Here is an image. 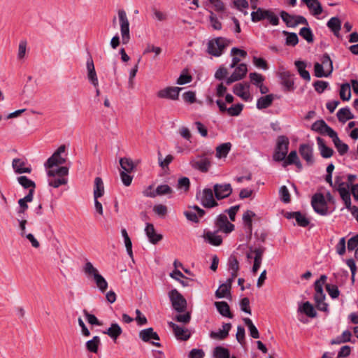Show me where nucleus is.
Instances as JSON below:
<instances>
[{
	"label": "nucleus",
	"mask_w": 358,
	"mask_h": 358,
	"mask_svg": "<svg viewBox=\"0 0 358 358\" xmlns=\"http://www.w3.org/2000/svg\"><path fill=\"white\" fill-rule=\"evenodd\" d=\"M66 146L60 145L58 149L48 159L44 166L47 169H53L55 166L63 164L66 162V159L62 157L61 155L65 152Z\"/></svg>",
	"instance_id": "obj_8"
},
{
	"label": "nucleus",
	"mask_w": 358,
	"mask_h": 358,
	"mask_svg": "<svg viewBox=\"0 0 358 358\" xmlns=\"http://www.w3.org/2000/svg\"><path fill=\"white\" fill-rule=\"evenodd\" d=\"M283 34L285 35H287L286 42H285L286 45L295 46L298 43L299 38L296 33H293V32L289 33L286 31H284Z\"/></svg>",
	"instance_id": "obj_55"
},
{
	"label": "nucleus",
	"mask_w": 358,
	"mask_h": 358,
	"mask_svg": "<svg viewBox=\"0 0 358 358\" xmlns=\"http://www.w3.org/2000/svg\"><path fill=\"white\" fill-rule=\"evenodd\" d=\"M300 76L306 81L310 80V76L306 70V64L303 61H296L294 63Z\"/></svg>",
	"instance_id": "obj_40"
},
{
	"label": "nucleus",
	"mask_w": 358,
	"mask_h": 358,
	"mask_svg": "<svg viewBox=\"0 0 358 358\" xmlns=\"http://www.w3.org/2000/svg\"><path fill=\"white\" fill-rule=\"evenodd\" d=\"M231 328V323H224L222 329H220L218 331H211L210 333V337L213 339L224 340L228 336Z\"/></svg>",
	"instance_id": "obj_28"
},
{
	"label": "nucleus",
	"mask_w": 358,
	"mask_h": 358,
	"mask_svg": "<svg viewBox=\"0 0 358 358\" xmlns=\"http://www.w3.org/2000/svg\"><path fill=\"white\" fill-rule=\"evenodd\" d=\"M86 67L87 71V79L89 82L94 87L99 86V80L95 71L93 59L91 56H89L86 62Z\"/></svg>",
	"instance_id": "obj_20"
},
{
	"label": "nucleus",
	"mask_w": 358,
	"mask_h": 358,
	"mask_svg": "<svg viewBox=\"0 0 358 358\" xmlns=\"http://www.w3.org/2000/svg\"><path fill=\"white\" fill-rule=\"evenodd\" d=\"M274 100V95L273 94H267L264 96H261L257 99V108L259 110H262L268 108L272 105Z\"/></svg>",
	"instance_id": "obj_33"
},
{
	"label": "nucleus",
	"mask_w": 358,
	"mask_h": 358,
	"mask_svg": "<svg viewBox=\"0 0 358 358\" xmlns=\"http://www.w3.org/2000/svg\"><path fill=\"white\" fill-rule=\"evenodd\" d=\"M139 338L143 341L146 343H150L152 345L160 347L161 344L159 342H154L152 340L159 341V336L157 332L154 331L153 328L149 327L145 329L140 331L139 332Z\"/></svg>",
	"instance_id": "obj_12"
},
{
	"label": "nucleus",
	"mask_w": 358,
	"mask_h": 358,
	"mask_svg": "<svg viewBox=\"0 0 358 358\" xmlns=\"http://www.w3.org/2000/svg\"><path fill=\"white\" fill-rule=\"evenodd\" d=\"M27 160L23 158H15L12 161V167L17 174L30 173L31 168L27 166Z\"/></svg>",
	"instance_id": "obj_18"
},
{
	"label": "nucleus",
	"mask_w": 358,
	"mask_h": 358,
	"mask_svg": "<svg viewBox=\"0 0 358 358\" xmlns=\"http://www.w3.org/2000/svg\"><path fill=\"white\" fill-rule=\"evenodd\" d=\"M311 129L322 135H327L329 137L335 132L323 120L315 121L312 124Z\"/></svg>",
	"instance_id": "obj_16"
},
{
	"label": "nucleus",
	"mask_w": 358,
	"mask_h": 358,
	"mask_svg": "<svg viewBox=\"0 0 358 358\" xmlns=\"http://www.w3.org/2000/svg\"><path fill=\"white\" fill-rule=\"evenodd\" d=\"M336 115L339 122L342 123H345L348 120H352L355 117L354 115L352 113L350 109L348 107L339 109Z\"/></svg>",
	"instance_id": "obj_35"
},
{
	"label": "nucleus",
	"mask_w": 358,
	"mask_h": 358,
	"mask_svg": "<svg viewBox=\"0 0 358 358\" xmlns=\"http://www.w3.org/2000/svg\"><path fill=\"white\" fill-rule=\"evenodd\" d=\"M34 196H32V191H29V193L23 198L18 200V204L20 208H22L24 209H28V202L32 201Z\"/></svg>",
	"instance_id": "obj_60"
},
{
	"label": "nucleus",
	"mask_w": 358,
	"mask_h": 358,
	"mask_svg": "<svg viewBox=\"0 0 358 358\" xmlns=\"http://www.w3.org/2000/svg\"><path fill=\"white\" fill-rule=\"evenodd\" d=\"M280 17L286 25L289 27H295L300 24L308 25L307 20L302 15H292L282 10L280 12Z\"/></svg>",
	"instance_id": "obj_10"
},
{
	"label": "nucleus",
	"mask_w": 358,
	"mask_h": 358,
	"mask_svg": "<svg viewBox=\"0 0 358 358\" xmlns=\"http://www.w3.org/2000/svg\"><path fill=\"white\" fill-rule=\"evenodd\" d=\"M314 73L315 76L317 78H323V77H329L331 76L330 74H328V72L324 71V69L323 67V64H321L319 62H316L314 64Z\"/></svg>",
	"instance_id": "obj_54"
},
{
	"label": "nucleus",
	"mask_w": 358,
	"mask_h": 358,
	"mask_svg": "<svg viewBox=\"0 0 358 358\" xmlns=\"http://www.w3.org/2000/svg\"><path fill=\"white\" fill-rule=\"evenodd\" d=\"M230 288L227 284H222L215 292V296L217 299H222L227 296L229 293Z\"/></svg>",
	"instance_id": "obj_59"
},
{
	"label": "nucleus",
	"mask_w": 358,
	"mask_h": 358,
	"mask_svg": "<svg viewBox=\"0 0 358 358\" xmlns=\"http://www.w3.org/2000/svg\"><path fill=\"white\" fill-rule=\"evenodd\" d=\"M330 138L332 139L336 148L341 155H343L348 152L349 149L348 145L340 140L336 131L332 134L331 136H330Z\"/></svg>",
	"instance_id": "obj_31"
},
{
	"label": "nucleus",
	"mask_w": 358,
	"mask_h": 358,
	"mask_svg": "<svg viewBox=\"0 0 358 358\" xmlns=\"http://www.w3.org/2000/svg\"><path fill=\"white\" fill-rule=\"evenodd\" d=\"M196 199L200 203L207 208H212L218 206L213 196V189L205 188L196 192Z\"/></svg>",
	"instance_id": "obj_5"
},
{
	"label": "nucleus",
	"mask_w": 358,
	"mask_h": 358,
	"mask_svg": "<svg viewBox=\"0 0 358 358\" xmlns=\"http://www.w3.org/2000/svg\"><path fill=\"white\" fill-rule=\"evenodd\" d=\"M339 95L343 101H348L351 97L350 85L344 83L341 85Z\"/></svg>",
	"instance_id": "obj_50"
},
{
	"label": "nucleus",
	"mask_w": 358,
	"mask_h": 358,
	"mask_svg": "<svg viewBox=\"0 0 358 358\" xmlns=\"http://www.w3.org/2000/svg\"><path fill=\"white\" fill-rule=\"evenodd\" d=\"M69 174V168L66 166H61L56 169H50L47 171V175L49 177H55L58 176L59 178L49 180L48 184L50 186L57 188L62 185L67 183V179L64 177Z\"/></svg>",
	"instance_id": "obj_3"
},
{
	"label": "nucleus",
	"mask_w": 358,
	"mask_h": 358,
	"mask_svg": "<svg viewBox=\"0 0 358 358\" xmlns=\"http://www.w3.org/2000/svg\"><path fill=\"white\" fill-rule=\"evenodd\" d=\"M341 199L345 203V208L349 210L353 206L351 204V198H350V193L349 192V189H341V193H339Z\"/></svg>",
	"instance_id": "obj_53"
},
{
	"label": "nucleus",
	"mask_w": 358,
	"mask_h": 358,
	"mask_svg": "<svg viewBox=\"0 0 358 358\" xmlns=\"http://www.w3.org/2000/svg\"><path fill=\"white\" fill-rule=\"evenodd\" d=\"M251 251L254 252L255 256H254V264L252 268V271L253 273H256L259 268H260L262 258L264 253L265 252V248L264 247H259L256 248H252V247H250Z\"/></svg>",
	"instance_id": "obj_23"
},
{
	"label": "nucleus",
	"mask_w": 358,
	"mask_h": 358,
	"mask_svg": "<svg viewBox=\"0 0 358 358\" xmlns=\"http://www.w3.org/2000/svg\"><path fill=\"white\" fill-rule=\"evenodd\" d=\"M314 299L316 304V308L321 311L327 312L328 311V304L324 302L325 295H323V297L319 299L317 296H314Z\"/></svg>",
	"instance_id": "obj_57"
},
{
	"label": "nucleus",
	"mask_w": 358,
	"mask_h": 358,
	"mask_svg": "<svg viewBox=\"0 0 358 358\" xmlns=\"http://www.w3.org/2000/svg\"><path fill=\"white\" fill-rule=\"evenodd\" d=\"M118 18L120 26L122 42L127 44L130 40L129 22L126 12L121 9L118 10Z\"/></svg>",
	"instance_id": "obj_6"
},
{
	"label": "nucleus",
	"mask_w": 358,
	"mask_h": 358,
	"mask_svg": "<svg viewBox=\"0 0 358 358\" xmlns=\"http://www.w3.org/2000/svg\"><path fill=\"white\" fill-rule=\"evenodd\" d=\"M218 231H206L203 234V238L209 244L213 246H219L222 243V238L221 236L217 235Z\"/></svg>",
	"instance_id": "obj_24"
},
{
	"label": "nucleus",
	"mask_w": 358,
	"mask_h": 358,
	"mask_svg": "<svg viewBox=\"0 0 358 358\" xmlns=\"http://www.w3.org/2000/svg\"><path fill=\"white\" fill-rule=\"evenodd\" d=\"M169 296L173 309L178 312H184L187 308V301L183 296L176 289L169 293Z\"/></svg>",
	"instance_id": "obj_7"
},
{
	"label": "nucleus",
	"mask_w": 358,
	"mask_h": 358,
	"mask_svg": "<svg viewBox=\"0 0 358 358\" xmlns=\"http://www.w3.org/2000/svg\"><path fill=\"white\" fill-rule=\"evenodd\" d=\"M255 10V11H252L251 13V20L253 22H257L263 20H266V17L268 14V10L257 7Z\"/></svg>",
	"instance_id": "obj_41"
},
{
	"label": "nucleus",
	"mask_w": 358,
	"mask_h": 358,
	"mask_svg": "<svg viewBox=\"0 0 358 358\" xmlns=\"http://www.w3.org/2000/svg\"><path fill=\"white\" fill-rule=\"evenodd\" d=\"M100 344H101L100 338L98 336H95L92 338V339L87 341L86 348L90 352L97 353L98 350H99V346Z\"/></svg>",
	"instance_id": "obj_43"
},
{
	"label": "nucleus",
	"mask_w": 358,
	"mask_h": 358,
	"mask_svg": "<svg viewBox=\"0 0 358 358\" xmlns=\"http://www.w3.org/2000/svg\"><path fill=\"white\" fill-rule=\"evenodd\" d=\"M215 196L217 200L223 199L230 196L232 193V187L229 183L215 184L213 186Z\"/></svg>",
	"instance_id": "obj_14"
},
{
	"label": "nucleus",
	"mask_w": 358,
	"mask_h": 358,
	"mask_svg": "<svg viewBox=\"0 0 358 358\" xmlns=\"http://www.w3.org/2000/svg\"><path fill=\"white\" fill-rule=\"evenodd\" d=\"M182 89V87H167L158 91L157 95L161 99L177 100Z\"/></svg>",
	"instance_id": "obj_13"
},
{
	"label": "nucleus",
	"mask_w": 358,
	"mask_h": 358,
	"mask_svg": "<svg viewBox=\"0 0 358 358\" xmlns=\"http://www.w3.org/2000/svg\"><path fill=\"white\" fill-rule=\"evenodd\" d=\"M311 205L314 210L321 215H326L328 213L327 204L324 196L321 193L315 194L311 200Z\"/></svg>",
	"instance_id": "obj_9"
},
{
	"label": "nucleus",
	"mask_w": 358,
	"mask_h": 358,
	"mask_svg": "<svg viewBox=\"0 0 358 358\" xmlns=\"http://www.w3.org/2000/svg\"><path fill=\"white\" fill-rule=\"evenodd\" d=\"M299 35L308 43H312L313 41V34L309 27L301 28L299 31Z\"/></svg>",
	"instance_id": "obj_56"
},
{
	"label": "nucleus",
	"mask_w": 358,
	"mask_h": 358,
	"mask_svg": "<svg viewBox=\"0 0 358 358\" xmlns=\"http://www.w3.org/2000/svg\"><path fill=\"white\" fill-rule=\"evenodd\" d=\"M243 105L242 103H237L228 108L227 113L231 116H238L243 110Z\"/></svg>",
	"instance_id": "obj_63"
},
{
	"label": "nucleus",
	"mask_w": 358,
	"mask_h": 358,
	"mask_svg": "<svg viewBox=\"0 0 358 358\" xmlns=\"http://www.w3.org/2000/svg\"><path fill=\"white\" fill-rule=\"evenodd\" d=\"M279 76L282 80V85L285 87V90L291 91L294 90V81L292 79V75L289 71L282 70L279 73Z\"/></svg>",
	"instance_id": "obj_27"
},
{
	"label": "nucleus",
	"mask_w": 358,
	"mask_h": 358,
	"mask_svg": "<svg viewBox=\"0 0 358 358\" xmlns=\"http://www.w3.org/2000/svg\"><path fill=\"white\" fill-rule=\"evenodd\" d=\"M192 208V210L185 211V216L188 220L197 223L199 219L204 216L206 212L197 206H194Z\"/></svg>",
	"instance_id": "obj_22"
},
{
	"label": "nucleus",
	"mask_w": 358,
	"mask_h": 358,
	"mask_svg": "<svg viewBox=\"0 0 358 358\" xmlns=\"http://www.w3.org/2000/svg\"><path fill=\"white\" fill-rule=\"evenodd\" d=\"M230 41L223 37H217L208 42L207 52L215 57L220 56L229 46Z\"/></svg>",
	"instance_id": "obj_2"
},
{
	"label": "nucleus",
	"mask_w": 358,
	"mask_h": 358,
	"mask_svg": "<svg viewBox=\"0 0 358 358\" xmlns=\"http://www.w3.org/2000/svg\"><path fill=\"white\" fill-rule=\"evenodd\" d=\"M317 143L320 155L323 158H330L334 154V150L325 145V142L321 137H317Z\"/></svg>",
	"instance_id": "obj_30"
},
{
	"label": "nucleus",
	"mask_w": 358,
	"mask_h": 358,
	"mask_svg": "<svg viewBox=\"0 0 358 358\" xmlns=\"http://www.w3.org/2000/svg\"><path fill=\"white\" fill-rule=\"evenodd\" d=\"M191 166L201 172L206 173L209 170L211 166V162L208 158L203 157H198L190 160Z\"/></svg>",
	"instance_id": "obj_15"
},
{
	"label": "nucleus",
	"mask_w": 358,
	"mask_h": 358,
	"mask_svg": "<svg viewBox=\"0 0 358 358\" xmlns=\"http://www.w3.org/2000/svg\"><path fill=\"white\" fill-rule=\"evenodd\" d=\"M249 88L250 85L247 83H238L234 86L233 92L236 95L248 101L250 99Z\"/></svg>",
	"instance_id": "obj_21"
},
{
	"label": "nucleus",
	"mask_w": 358,
	"mask_h": 358,
	"mask_svg": "<svg viewBox=\"0 0 358 358\" xmlns=\"http://www.w3.org/2000/svg\"><path fill=\"white\" fill-rule=\"evenodd\" d=\"M289 144V139L287 136L281 135L278 137L276 147L273 156V160L275 162H282L285 159L288 152Z\"/></svg>",
	"instance_id": "obj_4"
},
{
	"label": "nucleus",
	"mask_w": 358,
	"mask_h": 358,
	"mask_svg": "<svg viewBox=\"0 0 358 358\" xmlns=\"http://www.w3.org/2000/svg\"><path fill=\"white\" fill-rule=\"evenodd\" d=\"M299 311L303 313L309 317H315L317 316V312L315 311L313 306L309 302H304L302 306L299 307Z\"/></svg>",
	"instance_id": "obj_37"
},
{
	"label": "nucleus",
	"mask_w": 358,
	"mask_h": 358,
	"mask_svg": "<svg viewBox=\"0 0 358 358\" xmlns=\"http://www.w3.org/2000/svg\"><path fill=\"white\" fill-rule=\"evenodd\" d=\"M83 271L88 277H93L94 281L101 292L104 293L106 291L108 286L107 281L90 262H87L85 264Z\"/></svg>",
	"instance_id": "obj_1"
},
{
	"label": "nucleus",
	"mask_w": 358,
	"mask_h": 358,
	"mask_svg": "<svg viewBox=\"0 0 358 358\" xmlns=\"http://www.w3.org/2000/svg\"><path fill=\"white\" fill-rule=\"evenodd\" d=\"M299 152L301 157L306 162L308 165H313L315 162L313 157V148L310 144H301Z\"/></svg>",
	"instance_id": "obj_17"
},
{
	"label": "nucleus",
	"mask_w": 358,
	"mask_h": 358,
	"mask_svg": "<svg viewBox=\"0 0 358 358\" xmlns=\"http://www.w3.org/2000/svg\"><path fill=\"white\" fill-rule=\"evenodd\" d=\"M215 306L220 313L224 317L232 318L233 315L230 311V308L226 301H217L215 303Z\"/></svg>",
	"instance_id": "obj_34"
},
{
	"label": "nucleus",
	"mask_w": 358,
	"mask_h": 358,
	"mask_svg": "<svg viewBox=\"0 0 358 358\" xmlns=\"http://www.w3.org/2000/svg\"><path fill=\"white\" fill-rule=\"evenodd\" d=\"M255 215V213L250 210H246L243 215V221L245 224L247 231L250 234H251L252 230V218Z\"/></svg>",
	"instance_id": "obj_42"
},
{
	"label": "nucleus",
	"mask_w": 358,
	"mask_h": 358,
	"mask_svg": "<svg viewBox=\"0 0 358 358\" xmlns=\"http://www.w3.org/2000/svg\"><path fill=\"white\" fill-rule=\"evenodd\" d=\"M301 1L307 6L313 15L317 16L322 14L323 9L318 0H301Z\"/></svg>",
	"instance_id": "obj_26"
},
{
	"label": "nucleus",
	"mask_w": 358,
	"mask_h": 358,
	"mask_svg": "<svg viewBox=\"0 0 358 358\" xmlns=\"http://www.w3.org/2000/svg\"><path fill=\"white\" fill-rule=\"evenodd\" d=\"M352 334L349 330H345L343 334L331 341V345H339L341 343L350 342L351 341Z\"/></svg>",
	"instance_id": "obj_44"
},
{
	"label": "nucleus",
	"mask_w": 358,
	"mask_h": 358,
	"mask_svg": "<svg viewBox=\"0 0 358 358\" xmlns=\"http://www.w3.org/2000/svg\"><path fill=\"white\" fill-rule=\"evenodd\" d=\"M213 355L215 358H230L229 350L222 346L216 347L214 349Z\"/></svg>",
	"instance_id": "obj_52"
},
{
	"label": "nucleus",
	"mask_w": 358,
	"mask_h": 358,
	"mask_svg": "<svg viewBox=\"0 0 358 358\" xmlns=\"http://www.w3.org/2000/svg\"><path fill=\"white\" fill-rule=\"evenodd\" d=\"M327 278V277L325 275H322L320 279L315 282V296H317L319 299H321V297H323V295H325L323 292L322 285L325 282Z\"/></svg>",
	"instance_id": "obj_46"
},
{
	"label": "nucleus",
	"mask_w": 358,
	"mask_h": 358,
	"mask_svg": "<svg viewBox=\"0 0 358 358\" xmlns=\"http://www.w3.org/2000/svg\"><path fill=\"white\" fill-rule=\"evenodd\" d=\"M217 231L229 234L234 231V225L229 222L227 217L224 214L219 215L215 221Z\"/></svg>",
	"instance_id": "obj_11"
},
{
	"label": "nucleus",
	"mask_w": 358,
	"mask_h": 358,
	"mask_svg": "<svg viewBox=\"0 0 358 358\" xmlns=\"http://www.w3.org/2000/svg\"><path fill=\"white\" fill-rule=\"evenodd\" d=\"M231 148L230 143H224L216 148V157L217 158L226 157L229 154Z\"/></svg>",
	"instance_id": "obj_45"
},
{
	"label": "nucleus",
	"mask_w": 358,
	"mask_h": 358,
	"mask_svg": "<svg viewBox=\"0 0 358 358\" xmlns=\"http://www.w3.org/2000/svg\"><path fill=\"white\" fill-rule=\"evenodd\" d=\"M297 152L296 150H292L289 152L286 159L283 162V166L285 167L287 165H292L299 159Z\"/></svg>",
	"instance_id": "obj_61"
},
{
	"label": "nucleus",
	"mask_w": 358,
	"mask_h": 358,
	"mask_svg": "<svg viewBox=\"0 0 358 358\" xmlns=\"http://www.w3.org/2000/svg\"><path fill=\"white\" fill-rule=\"evenodd\" d=\"M17 180L19 184L24 189H29V191H32V196H34L36 184L33 180L24 176H19Z\"/></svg>",
	"instance_id": "obj_38"
},
{
	"label": "nucleus",
	"mask_w": 358,
	"mask_h": 358,
	"mask_svg": "<svg viewBox=\"0 0 358 358\" xmlns=\"http://www.w3.org/2000/svg\"><path fill=\"white\" fill-rule=\"evenodd\" d=\"M120 164L122 169V171H126L127 173H131L134 169V164L133 161L127 157H122L120 159Z\"/></svg>",
	"instance_id": "obj_48"
},
{
	"label": "nucleus",
	"mask_w": 358,
	"mask_h": 358,
	"mask_svg": "<svg viewBox=\"0 0 358 358\" xmlns=\"http://www.w3.org/2000/svg\"><path fill=\"white\" fill-rule=\"evenodd\" d=\"M168 325L172 329L177 339L187 341L189 338L191 334L187 329L180 327L173 322H169Z\"/></svg>",
	"instance_id": "obj_19"
},
{
	"label": "nucleus",
	"mask_w": 358,
	"mask_h": 358,
	"mask_svg": "<svg viewBox=\"0 0 358 358\" xmlns=\"http://www.w3.org/2000/svg\"><path fill=\"white\" fill-rule=\"evenodd\" d=\"M145 232L149 241L152 244H157L162 239V235L156 233L152 224L147 223Z\"/></svg>",
	"instance_id": "obj_25"
},
{
	"label": "nucleus",
	"mask_w": 358,
	"mask_h": 358,
	"mask_svg": "<svg viewBox=\"0 0 358 358\" xmlns=\"http://www.w3.org/2000/svg\"><path fill=\"white\" fill-rule=\"evenodd\" d=\"M104 334H107L114 341L122 334V329L117 323H112L108 329L103 331Z\"/></svg>",
	"instance_id": "obj_32"
},
{
	"label": "nucleus",
	"mask_w": 358,
	"mask_h": 358,
	"mask_svg": "<svg viewBox=\"0 0 358 358\" xmlns=\"http://www.w3.org/2000/svg\"><path fill=\"white\" fill-rule=\"evenodd\" d=\"M210 12V22L212 27L215 30H220L222 29V24L217 19L216 15L211 10Z\"/></svg>",
	"instance_id": "obj_62"
},
{
	"label": "nucleus",
	"mask_w": 358,
	"mask_h": 358,
	"mask_svg": "<svg viewBox=\"0 0 358 358\" xmlns=\"http://www.w3.org/2000/svg\"><path fill=\"white\" fill-rule=\"evenodd\" d=\"M320 61V64H323L324 69L328 72V74L331 75L333 71V62L330 56L327 53H325L321 57Z\"/></svg>",
	"instance_id": "obj_47"
},
{
	"label": "nucleus",
	"mask_w": 358,
	"mask_h": 358,
	"mask_svg": "<svg viewBox=\"0 0 358 358\" xmlns=\"http://www.w3.org/2000/svg\"><path fill=\"white\" fill-rule=\"evenodd\" d=\"M327 27L331 29L336 36H339V31L341 29V22L337 17H331L327 24Z\"/></svg>",
	"instance_id": "obj_36"
},
{
	"label": "nucleus",
	"mask_w": 358,
	"mask_h": 358,
	"mask_svg": "<svg viewBox=\"0 0 358 358\" xmlns=\"http://www.w3.org/2000/svg\"><path fill=\"white\" fill-rule=\"evenodd\" d=\"M104 194V186L101 178L96 177L94 179V198L99 199Z\"/></svg>",
	"instance_id": "obj_39"
},
{
	"label": "nucleus",
	"mask_w": 358,
	"mask_h": 358,
	"mask_svg": "<svg viewBox=\"0 0 358 358\" xmlns=\"http://www.w3.org/2000/svg\"><path fill=\"white\" fill-rule=\"evenodd\" d=\"M248 72L247 65L245 64H239L234 70L232 74H235L236 76H240L241 80L243 78Z\"/></svg>",
	"instance_id": "obj_64"
},
{
	"label": "nucleus",
	"mask_w": 358,
	"mask_h": 358,
	"mask_svg": "<svg viewBox=\"0 0 358 358\" xmlns=\"http://www.w3.org/2000/svg\"><path fill=\"white\" fill-rule=\"evenodd\" d=\"M243 322L248 328L250 336L252 337L253 338H259V331L255 326V324L252 323V320L250 318L246 317L243 319Z\"/></svg>",
	"instance_id": "obj_49"
},
{
	"label": "nucleus",
	"mask_w": 358,
	"mask_h": 358,
	"mask_svg": "<svg viewBox=\"0 0 358 358\" xmlns=\"http://www.w3.org/2000/svg\"><path fill=\"white\" fill-rule=\"evenodd\" d=\"M285 217L287 219H295L297 224L303 227H307L310 223L309 220L299 211L287 213Z\"/></svg>",
	"instance_id": "obj_29"
},
{
	"label": "nucleus",
	"mask_w": 358,
	"mask_h": 358,
	"mask_svg": "<svg viewBox=\"0 0 358 358\" xmlns=\"http://www.w3.org/2000/svg\"><path fill=\"white\" fill-rule=\"evenodd\" d=\"M173 193V189L168 185H160L155 189L157 196L166 195Z\"/></svg>",
	"instance_id": "obj_58"
},
{
	"label": "nucleus",
	"mask_w": 358,
	"mask_h": 358,
	"mask_svg": "<svg viewBox=\"0 0 358 358\" xmlns=\"http://www.w3.org/2000/svg\"><path fill=\"white\" fill-rule=\"evenodd\" d=\"M121 234L122 237L124 238V241L125 244V247L127 249V254L130 257H133V252H132V243L131 241L127 234V231L125 229H122Z\"/></svg>",
	"instance_id": "obj_51"
}]
</instances>
